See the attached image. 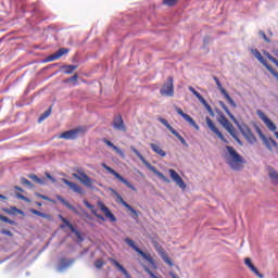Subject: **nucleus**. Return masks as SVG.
Returning a JSON list of instances; mask_svg holds the SVG:
<instances>
[{
	"label": "nucleus",
	"instance_id": "680f3d73",
	"mask_svg": "<svg viewBox=\"0 0 278 278\" xmlns=\"http://www.w3.org/2000/svg\"><path fill=\"white\" fill-rule=\"evenodd\" d=\"M29 177L30 179H33V181H36V182L38 181V178H39L38 176H36V174H33Z\"/></svg>",
	"mask_w": 278,
	"mask_h": 278
},
{
	"label": "nucleus",
	"instance_id": "603ef678",
	"mask_svg": "<svg viewBox=\"0 0 278 278\" xmlns=\"http://www.w3.org/2000/svg\"><path fill=\"white\" fill-rule=\"evenodd\" d=\"M36 197H39V199H43V201H51V199H49V197L43 195L41 193H36Z\"/></svg>",
	"mask_w": 278,
	"mask_h": 278
},
{
	"label": "nucleus",
	"instance_id": "5fc2aeb1",
	"mask_svg": "<svg viewBox=\"0 0 278 278\" xmlns=\"http://www.w3.org/2000/svg\"><path fill=\"white\" fill-rule=\"evenodd\" d=\"M63 223L64 225H66V227H68L70 229H72V227H75L73 226V224L68 223V220L66 218H63Z\"/></svg>",
	"mask_w": 278,
	"mask_h": 278
},
{
	"label": "nucleus",
	"instance_id": "6ab92c4d",
	"mask_svg": "<svg viewBox=\"0 0 278 278\" xmlns=\"http://www.w3.org/2000/svg\"><path fill=\"white\" fill-rule=\"evenodd\" d=\"M71 49L68 48H60L56 52L47 58V62H55V60H60L66 53H70Z\"/></svg>",
	"mask_w": 278,
	"mask_h": 278
},
{
	"label": "nucleus",
	"instance_id": "8fccbe9b",
	"mask_svg": "<svg viewBox=\"0 0 278 278\" xmlns=\"http://www.w3.org/2000/svg\"><path fill=\"white\" fill-rule=\"evenodd\" d=\"M266 58H268V60L270 62H273L275 64V62H277V59H275V56H273L270 53L266 52L265 53Z\"/></svg>",
	"mask_w": 278,
	"mask_h": 278
},
{
	"label": "nucleus",
	"instance_id": "0eeeda50",
	"mask_svg": "<svg viewBox=\"0 0 278 278\" xmlns=\"http://www.w3.org/2000/svg\"><path fill=\"white\" fill-rule=\"evenodd\" d=\"M101 166H102V168L108 170V173H110V175H113V177H115V179H118V181L124 184V186H127V188H129L130 190L136 191V187H134V185H131V182H129V180H127L125 177H123L121 174H118L116 170H114V168L108 166V164H105V163H102Z\"/></svg>",
	"mask_w": 278,
	"mask_h": 278
},
{
	"label": "nucleus",
	"instance_id": "a878e982",
	"mask_svg": "<svg viewBox=\"0 0 278 278\" xmlns=\"http://www.w3.org/2000/svg\"><path fill=\"white\" fill-rule=\"evenodd\" d=\"M219 105L226 112L227 116H229V118L231 121H233L235 125H238V119H236V116L231 113V111H229V108H227V104H225V102L220 101Z\"/></svg>",
	"mask_w": 278,
	"mask_h": 278
},
{
	"label": "nucleus",
	"instance_id": "bf43d9fd",
	"mask_svg": "<svg viewBox=\"0 0 278 278\" xmlns=\"http://www.w3.org/2000/svg\"><path fill=\"white\" fill-rule=\"evenodd\" d=\"M269 73H271V75H274V77H276V79L278 80V73L274 68H271Z\"/></svg>",
	"mask_w": 278,
	"mask_h": 278
},
{
	"label": "nucleus",
	"instance_id": "cd10ccee",
	"mask_svg": "<svg viewBox=\"0 0 278 278\" xmlns=\"http://www.w3.org/2000/svg\"><path fill=\"white\" fill-rule=\"evenodd\" d=\"M61 68L65 75H73V72L77 71L78 66L77 65H63Z\"/></svg>",
	"mask_w": 278,
	"mask_h": 278
},
{
	"label": "nucleus",
	"instance_id": "7c9ffc66",
	"mask_svg": "<svg viewBox=\"0 0 278 278\" xmlns=\"http://www.w3.org/2000/svg\"><path fill=\"white\" fill-rule=\"evenodd\" d=\"M103 142H105L108 147L113 149V151H115L119 155H123V151L118 147L114 146V143L112 141H110L108 139H103Z\"/></svg>",
	"mask_w": 278,
	"mask_h": 278
},
{
	"label": "nucleus",
	"instance_id": "4c0bfd02",
	"mask_svg": "<svg viewBox=\"0 0 278 278\" xmlns=\"http://www.w3.org/2000/svg\"><path fill=\"white\" fill-rule=\"evenodd\" d=\"M2 223H8V225H13V226H16V222L15 220H12L5 216L2 215Z\"/></svg>",
	"mask_w": 278,
	"mask_h": 278
},
{
	"label": "nucleus",
	"instance_id": "0e129e2a",
	"mask_svg": "<svg viewBox=\"0 0 278 278\" xmlns=\"http://www.w3.org/2000/svg\"><path fill=\"white\" fill-rule=\"evenodd\" d=\"M204 108L207 112H211L212 110V106L210 105V103H206Z\"/></svg>",
	"mask_w": 278,
	"mask_h": 278
},
{
	"label": "nucleus",
	"instance_id": "69168bd1",
	"mask_svg": "<svg viewBox=\"0 0 278 278\" xmlns=\"http://www.w3.org/2000/svg\"><path fill=\"white\" fill-rule=\"evenodd\" d=\"M204 108L207 112H211L212 110V106L210 105V103H206Z\"/></svg>",
	"mask_w": 278,
	"mask_h": 278
},
{
	"label": "nucleus",
	"instance_id": "f704fd0d",
	"mask_svg": "<svg viewBox=\"0 0 278 278\" xmlns=\"http://www.w3.org/2000/svg\"><path fill=\"white\" fill-rule=\"evenodd\" d=\"M71 231L76 236L79 242H84V237L81 236V232L79 230H77L75 227H72Z\"/></svg>",
	"mask_w": 278,
	"mask_h": 278
},
{
	"label": "nucleus",
	"instance_id": "c85d7f7f",
	"mask_svg": "<svg viewBox=\"0 0 278 278\" xmlns=\"http://www.w3.org/2000/svg\"><path fill=\"white\" fill-rule=\"evenodd\" d=\"M268 175L274 186H278V172L275 168H269Z\"/></svg>",
	"mask_w": 278,
	"mask_h": 278
},
{
	"label": "nucleus",
	"instance_id": "09e8293b",
	"mask_svg": "<svg viewBox=\"0 0 278 278\" xmlns=\"http://www.w3.org/2000/svg\"><path fill=\"white\" fill-rule=\"evenodd\" d=\"M37 184H39L40 186H45L46 184H47V178H45V177H39L38 179H37Z\"/></svg>",
	"mask_w": 278,
	"mask_h": 278
},
{
	"label": "nucleus",
	"instance_id": "37998d69",
	"mask_svg": "<svg viewBox=\"0 0 278 278\" xmlns=\"http://www.w3.org/2000/svg\"><path fill=\"white\" fill-rule=\"evenodd\" d=\"M254 129L261 139L266 136V135H264V132H262V129L260 128V126L254 125Z\"/></svg>",
	"mask_w": 278,
	"mask_h": 278
},
{
	"label": "nucleus",
	"instance_id": "9d476101",
	"mask_svg": "<svg viewBox=\"0 0 278 278\" xmlns=\"http://www.w3.org/2000/svg\"><path fill=\"white\" fill-rule=\"evenodd\" d=\"M162 97H174L175 96V86L173 84V77H168L167 81L164 83L163 88L160 90Z\"/></svg>",
	"mask_w": 278,
	"mask_h": 278
},
{
	"label": "nucleus",
	"instance_id": "ddd939ff",
	"mask_svg": "<svg viewBox=\"0 0 278 278\" xmlns=\"http://www.w3.org/2000/svg\"><path fill=\"white\" fill-rule=\"evenodd\" d=\"M256 114H257L258 118H261V121H263V123L266 125V127H267V129H269V131H277V125H275V123H273L271 119L268 118V116H266V114L262 112V110H257Z\"/></svg>",
	"mask_w": 278,
	"mask_h": 278
},
{
	"label": "nucleus",
	"instance_id": "4be33fe9",
	"mask_svg": "<svg viewBox=\"0 0 278 278\" xmlns=\"http://www.w3.org/2000/svg\"><path fill=\"white\" fill-rule=\"evenodd\" d=\"M251 51H252L254 58H256V60H258V62H261V64H263V66H265V68H267V71H273V66H270L268 64V61H266V59H264V56H262V53L260 52V50L252 49Z\"/></svg>",
	"mask_w": 278,
	"mask_h": 278
},
{
	"label": "nucleus",
	"instance_id": "bb28decb",
	"mask_svg": "<svg viewBox=\"0 0 278 278\" xmlns=\"http://www.w3.org/2000/svg\"><path fill=\"white\" fill-rule=\"evenodd\" d=\"M56 199L58 201H60V203H62V205L67 207V210H72V212H77V208L67 201H65L64 198H62V195H56Z\"/></svg>",
	"mask_w": 278,
	"mask_h": 278
},
{
	"label": "nucleus",
	"instance_id": "e433bc0d",
	"mask_svg": "<svg viewBox=\"0 0 278 278\" xmlns=\"http://www.w3.org/2000/svg\"><path fill=\"white\" fill-rule=\"evenodd\" d=\"M103 266H105V262H103L101 260H97L94 262V267L98 268V270H101V268H103Z\"/></svg>",
	"mask_w": 278,
	"mask_h": 278
},
{
	"label": "nucleus",
	"instance_id": "393cba45",
	"mask_svg": "<svg viewBox=\"0 0 278 278\" xmlns=\"http://www.w3.org/2000/svg\"><path fill=\"white\" fill-rule=\"evenodd\" d=\"M150 149L161 157H166V152L157 143H150Z\"/></svg>",
	"mask_w": 278,
	"mask_h": 278
},
{
	"label": "nucleus",
	"instance_id": "052dcab7",
	"mask_svg": "<svg viewBox=\"0 0 278 278\" xmlns=\"http://www.w3.org/2000/svg\"><path fill=\"white\" fill-rule=\"evenodd\" d=\"M40 217L49 219V218H51V215H49L47 213H41Z\"/></svg>",
	"mask_w": 278,
	"mask_h": 278
},
{
	"label": "nucleus",
	"instance_id": "473e14b6",
	"mask_svg": "<svg viewBox=\"0 0 278 278\" xmlns=\"http://www.w3.org/2000/svg\"><path fill=\"white\" fill-rule=\"evenodd\" d=\"M49 116H51V108L39 116L38 123H42L43 121H46V118H49Z\"/></svg>",
	"mask_w": 278,
	"mask_h": 278
},
{
	"label": "nucleus",
	"instance_id": "5701e85b",
	"mask_svg": "<svg viewBox=\"0 0 278 278\" xmlns=\"http://www.w3.org/2000/svg\"><path fill=\"white\" fill-rule=\"evenodd\" d=\"M244 264H245V266H248V268H250V270L252 273H254V275H256V277L264 278L262 273H260V270H257V267H255V265H253V263L251 262V258H245Z\"/></svg>",
	"mask_w": 278,
	"mask_h": 278
},
{
	"label": "nucleus",
	"instance_id": "9b49d317",
	"mask_svg": "<svg viewBox=\"0 0 278 278\" xmlns=\"http://www.w3.org/2000/svg\"><path fill=\"white\" fill-rule=\"evenodd\" d=\"M159 121L162 123V125H164V127H166V129H168V131H170V134H173V136L179 139V142H181L184 147H188V142L186 141V139L181 137V135H179V132L175 130V128H173L170 124H168V121H166L164 117H160Z\"/></svg>",
	"mask_w": 278,
	"mask_h": 278
},
{
	"label": "nucleus",
	"instance_id": "49530a36",
	"mask_svg": "<svg viewBox=\"0 0 278 278\" xmlns=\"http://www.w3.org/2000/svg\"><path fill=\"white\" fill-rule=\"evenodd\" d=\"M164 5H175L177 3V0H163Z\"/></svg>",
	"mask_w": 278,
	"mask_h": 278
},
{
	"label": "nucleus",
	"instance_id": "20e7f679",
	"mask_svg": "<svg viewBox=\"0 0 278 278\" xmlns=\"http://www.w3.org/2000/svg\"><path fill=\"white\" fill-rule=\"evenodd\" d=\"M124 242L126 244H128V247H130V249H134L136 251V253H138V255L143 257V260L149 262V264H151L152 268H157V265L155 264V261L153 260V257H151V255L144 253V251L140 250V248H138V245H136V242H134V240H131L130 238H125Z\"/></svg>",
	"mask_w": 278,
	"mask_h": 278
},
{
	"label": "nucleus",
	"instance_id": "f03ea898",
	"mask_svg": "<svg viewBox=\"0 0 278 278\" xmlns=\"http://www.w3.org/2000/svg\"><path fill=\"white\" fill-rule=\"evenodd\" d=\"M130 150L132 151V153H135V155H137V157H139V160L142 162V164L146 165V167L149 170H151L152 173H154V175H156V177H159L165 184H170V179H168V177H166L162 172L157 170L155 166L151 165V163H149V161L144 159V156L140 153V151H138V149H136V147L131 146Z\"/></svg>",
	"mask_w": 278,
	"mask_h": 278
},
{
	"label": "nucleus",
	"instance_id": "864d4df0",
	"mask_svg": "<svg viewBox=\"0 0 278 278\" xmlns=\"http://www.w3.org/2000/svg\"><path fill=\"white\" fill-rule=\"evenodd\" d=\"M46 177H47L50 181H52V184H55V177L51 176V174L46 173Z\"/></svg>",
	"mask_w": 278,
	"mask_h": 278
},
{
	"label": "nucleus",
	"instance_id": "1a4fd4ad",
	"mask_svg": "<svg viewBox=\"0 0 278 278\" xmlns=\"http://www.w3.org/2000/svg\"><path fill=\"white\" fill-rule=\"evenodd\" d=\"M111 192H113V194L116 197V201L117 203H121L124 207H126V210H128L129 212H131V214H134L135 218H138L140 216V213L138 211H136L131 205H129V203H127L123 197L121 195L119 192H117L114 189H110Z\"/></svg>",
	"mask_w": 278,
	"mask_h": 278
},
{
	"label": "nucleus",
	"instance_id": "dca6fc26",
	"mask_svg": "<svg viewBox=\"0 0 278 278\" xmlns=\"http://www.w3.org/2000/svg\"><path fill=\"white\" fill-rule=\"evenodd\" d=\"M112 127L116 131H124V132L127 131V126H125V121H123L122 115H116L113 118Z\"/></svg>",
	"mask_w": 278,
	"mask_h": 278
},
{
	"label": "nucleus",
	"instance_id": "a211bd4d",
	"mask_svg": "<svg viewBox=\"0 0 278 278\" xmlns=\"http://www.w3.org/2000/svg\"><path fill=\"white\" fill-rule=\"evenodd\" d=\"M75 264V258L67 260L66 257H62L60 260V264L56 267L58 273H64L67 268H71L72 265Z\"/></svg>",
	"mask_w": 278,
	"mask_h": 278
},
{
	"label": "nucleus",
	"instance_id": "3c124183",
	"mask_svg": "<svg viewBox=\"0 0 278 278\" xmlns=\"http://www.w3.org/2000/svg\"><path fill=\"white\" fill-rule=\"evenodd\" d=\"M30 213H31V214H35V216H41V215H42V212H40V211H38V210H36V208H31V210H30Z\"/></svg>",
	"mask_w": 278,
	"mask_h": 278
},
{
	"label": "nucleus",
	"instance_id": "f8f14e48",
	"mask_svg": "<svg viewBox=\"0 0 278 278\" xmlns=\"http://www.w3.org/2000/svg\"><path fill=\"white\" fill-rule=\"evenodd\" d=\"M205 121H206V125H207L208 129H211V131H213V134H216L217 138H219V140H222L223 142H225L227 144L229 141H227V139L225 138L223 132H220V130L216 127V125H214V122L212 121V118H210V116H206Z\"/></svg>",
	"mask_w": 278,
	"mask_h": 278
},
{
	"label": "nucleus",
	"instance_id": "b1692460",
	"mask_svg": "<svg viewBox=\"0 0 278 278\" xmlns=\"http://www.w3.org/2000/svg\"><path fill=\"white\" fill-rule=\"evenodd\" d=\"M3 212H5V214H9L10 216H16V214H21L23 216L25 214V212L17 208L16 206H11L9 208H3Z\"/></svg>",
	"mask_w": 278,
	"mask_h": 278
},
{
	"label": "nucleus",
	"instance_id": "f3484780",
	"mask_svg": "<svg viewBox=\"0 0 278 278\" xmlns=\"http://www.w3.org/2000/svg\"><path fill=\"white\" fill-rule=\"evenodd\" d=\"M154 249L159 253L160 257L165 262V264H168V266H173V261L168 257V254H166V251L162 245L157 242H154Z\"/></svg>",
	"mask_w": 278,
	"mask_h": 278
},
{
	"label": "nucleus",
	"instance_id": "2f4dec72",
	"mask_svg": "<svg viewBox=\"0 0 278 278\" xmlns=\"http://www.w3.org/2000/svg\"><path fill=\"white\" fill-rule=\"evenodd\" d=\"M213 79L217 86V88L219 89L220 93L224 96L227 93V90L223 88V84H220V80L218 79V77L213 76Z\"/></svg>",
	"mask_w": 278,
	"mask_h": 278
},
{
	"label": "nucleus",
	"instance_id": "423d86ee",
	"mask_svg": "<svg viewBox=\"0 0 278 278\" xmlns=\"http://www.w3.org/2000/svg\"><path fill=\"white\" fill-rule=\"evenodd\" d=\"M74 179H78L83 186H86V188H94V179L90 178L84 170L78 169L77 173L73 174Z\"/></svg>",
	"mask_w": 278,
	"mask_h": 278
},
{
	"label": "nucleus",
	"instance_id": "7ed1b4c3",
	"mask_svg": "<svg viewBox=\"0 0 278 278\" xmlns=\"http://www.w3.org/2000/svg\"><path fill=\"white\" fill-rule=\"evenodd\" d=\"M218 123L223 125V127L230 134V136L238 142V144H242V141H240V138H238V134L236 132V128L233 127V124L229 123V119L223 114V112H218Z\"/></svg>",
	"mask_w": 278,
	"mask_h": 278
},
{
	"label": "nucleus",
	"instance_id": "72a5a7b5",
	"mask_svg": "<svg viewBox=\"0 0 278 278\" xmlns=\"http://www.w3.org/2000/svg\"><path fill=\"white\" fill-rule=\"evenodd\" d=\"M225 99L228 101V103L231 105V108H238L236 104V101H233V98L229 96L228 92L224 93Z\"/></svg>",
	"mask_w": 278,
	"mask_h": 278
},
{
	"label": "nucleus",
	"instance_id": "13d9d810",
	"mask_svg": "<svg viewBox=\"0 0 278 278\" xmlns=\"http://www.w3.org/2000/svg\"><path fill=\"white\" fill-rule=\"evenodd\" d=\"M79 79V75L75 74L74 76L70 77L71 81H77Z\"/></svg>",
	"mask_w": 278,
	"mask_h": 278
},
{
	"label": "nucleus",
	"instance_id": "ea45409f",
	"mask_svg": "<svg viewBox=\"0 0 278 278\" xmlns=\"http://www.w3.org/2000/svg\"><path fill=\"white\" fill-rule=\"evenodd\" d=\"M189 92H192V94H194V97H197V99H199V97L201 96V93H199V91L194 90V87L189 86L188 87Z\"/></svg>",
	"mask_w": 278,
	"mask_h": 278
},
{
	"label": "nucleus",
	"instance_id": "c03bdc74",
	"mask_svg": "<svg viewBox=\"0 0 278 278\" xmlns=\"http://www.w3.org/2000/svg\"><path fill=\"white\" fill-rule=\"evenodd\" d=\"M84 205H86V207L91 211V214L92 211H97V208H94V205L90 204V202H88L87 200L84 201Z\"/></svg>",
	"mask_w": 278,
	"mask_h": 278
},
{
	"label": "nucleus",
	"instance_id": "4d7b16f0",
	"mask_svg": "<svg viewBox=\"0 0 278 278\" xmlns=\"http://www.w3.org/2000/svg\"><path fill=\"white\" fill-rule=\"evenodd\" d=\"M261 36H263L264 40L266 42H270V40L268 39V37L266 36V33L265 31H261Z\"/></svg>",
	"mask_w": 278,
	"mask_h": 278
},
{
	"label": "nucleus",
	"instance_id": "a18cd8bd",
	"mask_svg": "<svg viewBox=\"0 0 278 278\" xmlns=\"http://www.w3.org/2000/svg\"><path fill=\"white\" fill-rule=\"evenodd\" d=\"M0 233H2V236H9V238H12L14 236V233H12V231L8 229H2Z\"/></svg>",
	"mask_w": 278,
	"mask_h": 278
},
{
	"label": "nucleus",
	"instance_id": "58836bf2",
	"mask_svg": "<svg viewBox=\"0 0 278 278\" xmlns=\"http://www.w3.org/2000/svg\"><path fill=\"white\" fill-rule=\"evenodd\" d=\"M22 184L26 186V188H34V185L27 178H22Z\"/></svg>",
	"mask_w": 278,
	"mask_h": 278
},
{
	"label": "nucleus",
	"instance_id": "f257e3e1",
	"mask_svg": "<svg viewBox=\"0 0 278 278\" xmlns=\"http://www.w3.org/2000/svg\"><path fill=\"white\" fill-rule=\"evenodd\" d=\"M226 150L228 152L226 154V164H228L231 170H242L244 164H247V160L233 147L226 146Z\"/></svg>",
	"mask_w": 278,
	"mask_h": 278
},
{
	"label": "nucleus",
	"instance_id": "a19ab883",
	"mask_svg": "<svg viewBox=\"0 0 278 278\" xmlns=\"http://www.w3.org/2000/svg\"><path fill=\"white\" fill-rule=\"evenodd\" d=\"M189 92H192V94H194V97H197V99H199V97L201 96V93H199V91L194 90V87L189 86L188 87Z\"/></svg>",
	"mask_w": 278,
	"mask_h": 278
},
{
	"label": "nucleus",
	"instance_id": "39448f33",
	"mask_svg": "<svg viewBox=\"0 0 278 278\" xmlns=\"http://www.w3.org/2000/svg\"><path fill=\"white\" fill-rule=\"evenodd\" d=\"M81 134H86V127L79 126L77 128L62 132L59 138L62 140H77Z\"/></svg>",
	"mask_w": 278,
	"mask_h": 278
},
{
	"label": "nucleus",
	"instance_id": "6e6d98bb",
	"mask_svg": "<svg viewBox=\"0 0 278 278\" xmlns=\"http://www.w3.org/2000/svg\"><path fill=\"white\" fill-rule=\"evenodd\" d=\"M198 100L200 101V103H202V105H206L207 101L203 99V96L198 97Z\"/></svg>",
	"mask_w": 278,
	"mask_h": 278
},
{
	"label": "nucleus",
	"instance_id": "c756f323",
	"mask_svg": "<svg viewBox=\"0 0 278 278\" xmlns=\"http://www.w3.org/2000/svg\"><path fill=\"white\" fill-rule=\"evenodd\" d=\"M110 262H112L113 266H115L117 268V270H119V273H123L124 275H127V269L125 267H123V265H121V263H118V261L114 260V258H109Z\"/></svg>",
	"mask_w": 278,
	"mask_h": 278
},
{
	"label": "nucleus",
	"instance_id": "774afa93",
	"mask_svg": "<svg viewBox=\"0 0 278 278\" xmlns=\"http://www.w3.org/2000/svg\"><path fill=\"white\" fill-rule=\"evenodd\" d=\"M170 277H172V278H179V277H177V275H175L174 273H170Z\"/></svg>",
	"mask_w": 278,
	"mask_h": 278
},
{
	"label": "nucleus",
	"instance_id": "aec40b11",
	"mask_svg": "<svg viewBox=\"0 0 278 278\" xmlns=\"http://www.w3.org/2000/svg\"><path fill=\"white\" fill-rule=\"evenodd\" d=\"M98 205L101 212H103L104 216H106V218H109L111 223H116V216L114 215V213H112V211L109 210L108 206H105L103 202H98Z\"/></svg>",
	"mask_w": 278,
	"mask_h": 278
},
{
	"label": "nucleus",
	"instance_id": "79ce46f5",
	"mask_svg": "<svg viewBox=\"0 0 278 278\" xmlns=\"http://www.w3.org/2000/svg\"><path fill=\"white\" fill-rule=\"evenodd\" d=\"M15 197L16 199H21V201H26V203H29V199L23 195V193H16Z\"/></svg>",
	"mask_w": 278,
	"mask_h": 278
},
{
	"label": "nucleus",
	"instance_id": "6e6552de",
	"mask_svg": "<svg viewBox=\"0 0 278 278\" xmlns=\"http://www.w3.org/2000/svg\"><path fill=\"white\" fill-rule=\"evenodd\" d=\"M236 125L239 131L250 144H255V142H257V138L255 137V135H253V131H251V128H249L247 124H240V122H238V124Z\"/></svg>",
	"mask_w": 278,
	"mask_h": 278
},
{
	"label": "nucleus",
	"instance_id": "2eb2a0df",
	"mask_svg": "<svg viewBox=\"0 0 278 278\" xmlns=\"http://www.w3.org/2000/svg\"><path fill=\"white\" fill-rule=\"evenodd\" d=\"M169 177H172L173 181H175L176 186L180 188V190H186L187 186L181 176L175 169H168Z\"/></svg>",
	"mask_w": 278,
	"mask_h": 278
},
{
	"label": "nucleus",
	"instance_id": "4468645a",
	"mask_svg": "<svg viewBox=\"0 0 278 278\" xmlns=\"http://www.w3.org/2000/svg\"><path fill=\"white\" fill-rule=\"evenodd\" d=\"M174 110H175V112H176L179 116H181L187 123H189V125H191V127H194V129H197V131H199L200 128H199V126L197 125V122H194V119H193L190 115L184 113V110H181V108L175 105V106H174Z\"/></svg>",
	"mask_w": 278,
	"mask_h": 278
},
{
	"label": "nucleus",
	"instance_id": "412c9836",
	"mask_svg": "<svg viewBox=\"0 0 278 278\" xmlns=\"http://www.w3.org/2000/svg\"><path fill=\"white\" fill-rule=\"evenodd\" d=\"M61 181L63 184H65V186H68V188L71 190H73V192H75L76 194H84V189L81 187H79V185H77L66 178H62Z\"/></svg>",
	"mask_w": 278,
	"mask_h": 278
},
{
	"label": "nucleus",
	"instance_id": "de8ad7c7",
	"mask_svg": "<svg viewBox=\"0 0 278 278\" xmlns=\"http://www.w3.org/2000/svg\"><path fill=\"white\" fill-rule=\"evenodd\" d=\"M92 214H93V216L98 217L99 220L105 222V217L103 215L97 213V210L92 211Z\"/></svg>",
	"mask_w": 278,
	"mask_h": 278
},
{
	"label": "nucleus",
	"instance_id": "338daca9",
	"mask_svg": "<svg viewBox=\"0 0 278 278\" xmlns=\"http://www.w3.org/2000/svg\"><path fill=\"white\" fill-rule=\"evenodd\" d=\"M14 189L17 190L18 192H23V188H21L18 186H14Z\"/></svg>",
	"mask_w": 278,
	"mask_h": 278
},
{
	"label": "nucleus",
	"instance_id": "e2e57ef3",
	"mask_svg": "<svg viewBox=\"0 0 278 278\" xmlns=\"http://www.w3.org/2000/svg\"><path fill=\"white\" fill-rule=\"evenodd\" d=\"M269 140H270V144H273V147H278V143H277V141H275V139L269 138Z\"/></svg>",
	"mask_w": 278,
	"mask_h": 278
},
{
	"label": "nucleus",
	"instance_id": "c9c22d12",
	"mask_svg": "<svg viewBox=\"0 0 278 278\" xmlns=\"http://www.w3.org/2000/svg\"><path fill=\"white\" fill-rule=\"evenodd\" d=\"M261 140L263 141V143L265 144L266 149H268V151H273V146H270V139H268L266 136L261 138Z\"/></svg>",
	"mask_w": 278,
	"mask_h": 278
}]
</instances>
